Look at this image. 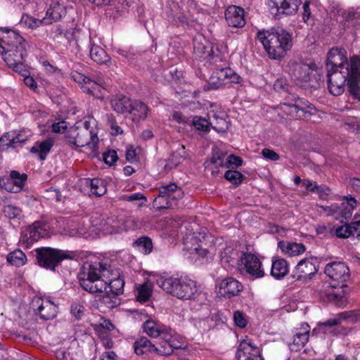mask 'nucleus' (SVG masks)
Here are the masks:
<instances>
[{"mask_svg": "<svg viewBox=\"0 0 360 360\" xmlns=\"http://www.w3.org/2000/svg\"><path fill=\"white\" fill-rule=\"evenodd\" d=\"M81 287L90 293L103 292L109 290L114 295L124 292V281L117 269L106 264H89L82 266L78 274Z\"/></svg>", "mask_w": 360, "mask_h": 360, "instance_id": "1", "label": "nucleus"}, {"mask_svg": "<svg viewBox=\"0 0 360 360\" xmlns=\"http://www.w3.org/2000/svg\"><path fill=\"white\" fill-rule=\"evenodd\" d=\"M257 38L269 57L274 60L283 58L293 44L292 34L283 29L259 31Z\"/></svg>", "mask_w": 360, "mask_h": 360, "instance_id": "2", "label": "nucleus"}, {"mask_svg": "<svg viewBox=\"0 0 360 360\" xmlns=\"http://www.w3.org/2000/svg\"><path fill=\"white\" fill-rule=\"evenodd\" d=\"M157 284L166 292L183 300H194L199 295L196 282L188 277H160Z\"/></svg>", "mask_w": 360, "mask_h": 360, "instance_id": "3", "label": "nucleus"}, {"mask_svg": "<svg viewBox=\"0 0 360 360\" xmlns=\"http://www.w3.org/2000/svg\"><path fill=\"white\" fill-rule=\"evenodd\" d=\"M95 127V120L93 118H89L88 120L71 127L65 136V141L76 147L90 146L94 148L98 142Z\"/></svg>", "mask_w": 360, "mask_h": 360, "instance_id": "4", "label": "nucleus"}, {"mask_svg": "<svg viewBox=\"0 0 360 360\" xmlns=\"http://www.w3.org/2000/svg\"><path fill=\"white\" fill-rule=\"evenodd\" d=\"M184 195L182 189L175 184L162 186L159 188V195L153 201L156 210L174 208L177 207L178 200Z\"/></svg>", "mask_w": 360, "mask_h": 360, "instance_id": "5", "label": "nucleus"}, {"mask_svg": "<svg viewBox=\"0 0 360 360\" xmlns=\"http://www.w3.org/2000/svg\"><path fill=\"white\" fill-rule=\"evenodd\" d=\"M27 45H18V46L14 48L12 46L8 47L4 54V60L6 65L21 75H25L29 73L25 65V58L27 56Z\"/></svg>", "mask_w": 360, "mask_h": 360, "instance_id": "6", "label": "nucleus"}, {"mask_svg": "<svg viewBox=\"0 0 360 360\" xmlns=\"http://www.w3.org/2000/svg\"><path fill=\"white\" fill-rule=\"evenodd\" d=\"M36 257L41 266L52 271L55 270L56 266L61 261L70 258L69 255L65 252L51 248H37Z\"/></svg>", "mask_w": 360, "mask_h": 360, "instance_id": "7", "label": "nucleus"}, {"mask_svg": "<svg viewBox=\"0 0 360 360\" xmlns=\"http://www.w3.org/2000/svg\"><path fill=\"white\" fill-rule=\"evenodd\" d=\"M316 65L313 63H307L302 60H292L288 63V71L292 79L298 85L308 83L311 78Z\"/></svg>", "mask_w": 360, "mask_h": 360, "instance_id": "8", "label": "nucleus"}, {"mask_svg": "<svg viewBox=\"0 0 360 360\" xmlns=\"http://www.w3.org/2000/svg\"><path fill=\"white\" fill-rule=\"evenodd\" d=\"M324 272L335 286L343 287L350 277L349 267L341 262H333L326 265Z\"/></svg>", "mask_w": 360, "mask_h": 360, "instance_id": "9", "label": "nucleus"}, {"mask_svg": "<svg viewBox=\"0 0 360 360\" xmlns=\"http://www.w3.org/2000/svg\"><path fill=\"white\" fill-rule=\"evenodd\" d=\"M238 269L254 278H262L264 275L259 259L252 253L243 252L238 260Z\"/></svg>", "mask_w": 360, "mask_h": 360, "instance_id": "10", "label": "nucleus"}, {"mask_svg": "<svg viewBox=\"0 0 360 360\" xmlns=\"http://www.w3.org/2000/svg\"><path fill=\"white\" fill-rule=\"evenodd\" d=\"M328 86L329 91L334 96H339L344 92L345 82L350 79L348 76V67L340 70L327 71Z\"/></svg>", "mask_w": 360, "mask_h": 360, "instance_id": "11", "label": "nucleus"}, {"mask_svg": "<svg viewBox=\"0 0 360 360\" xmlns=\"http://www.w3.org/2000/svg\"><path fill=\"white\" fill-rule=\"evenodd\" d=\"M72 77L75 82L81 85L84 92L97 98L101 99L103 98L105 87L101 79L95 81L80 73L73 75Z\"/></svg>", "mask_w": 360, "mask_h": 360, "instance_id": "12", "label": "nucleus"}, {"mask_svg": "<svg viewBox=\"0 0 360 360\" xmlns=\"http://www.w3.org/2000/svg\"><path fill=\"white\" fill-rule=\"evenodd\" d=\"M301 0H269L270 12L275 18H280L281 14L286 15H294L297 13Z\"/></svg>", "mask_w": 360, "mask_h": 360, "instance_id": "13", "label": "nucleus"}, {"mask_svg": "<svg viewBox=\"0 0 360 360\" xmlns=\"http://www.w3.org/2000/svg\"><path fill=\"white\" fill-rule=\"evenodd\" d=\"M236 357L237 360H264L259 348L248 337L240 341Z\"/></svg>", "mask_w": 360, "mask_h": 360, "instance_id": "14", "label": "nucleus"}, {"mask_svg": "<svg viewBox=\"0 0 360 360\" xmlns=\"http://www.w3.org/2000/svg\"><path fill=\"white\" fill-rule=\"evenodd\" d=\"M218 293L224 298H231L237 296L243 290V285L236 279L229 277L218 283Z\"/></svg>", "mask_w": 360, "mask_h": 360, "instance_id": "15", "label": "nucleus"}, {"mask_svg": "<svg viewBox=\"0 0 360 360\" xmlns=\"http://www.w3.org/2000/svg\"><path fill=\"white\" fill-rule=\"evenodd\" d=\"M347 63L345 51L338 47L331 49L328 53L326 69L327 71L340 70L346 68Z\"/></svg>", "mask_w": 360, "mask_h": 360, "instance_id": "16", "label": "nucleus"}, {"mask_svg": "<svg viewBox=\"0 0 360 360\" xmlns=\"http://www.w3.org/2000/svg\"><path fill=\"white\" fill-rule=\"evenodd\" d=\"M169 328L150 318L144 321L142 325L143 331L153 338L160 337L162 339H168L170 337Z\"/></svg>", "mask_w": 360, "mask_h": 360, "instance_id": "17", "label": "nucleus"}, {"mask_svg": "<svg viewBox=\"0 0 360 360\" xmlns=\"http://www.w3.org/2000/svg\"><path fill=\"white\" fill-rule=\"evenodd\" d=\"M32 306L42 319L49 320L56 315L57 307L50 300L36 297L32 300Z\"/></svg>", "mask_w": 360, "mask_h": 360, "instance_id": "18", "label": "nucleus"}, {"mask_svg": "<svg viewBox=\"0 0 360 360\" xmlns=\"http://www.w3.org/2000/svg\"><path fill=\"white\" fill-rule=\"evenodd\" d=\"M229 72H231V68L215 70L210 76L207 83L204 86V90L218 89L228 85L227 74Z\"/></svg>", "mask_w": 360, "mask_h": 360, "instance_id": "19", "label": "nucleus"}, {"mask_svg": "<svg viewBox=\"0 0 360 360\" xmlns=\"http://www.w3.org/2000/svg\"><path fill=\"white\" fill-rule=\"evenodd\" d=\"M245 11L241 7L231 5L225 11V19L229 27H243L245 25Z\"/></svg>", "mask_w": 360, "mask_h": 360, "instance_id": "20", "label": "nucleus"}, {"mask_svg": "<svg viewBox=\"0 0 360 360\" xmlns=\"http://www.w3.org/2000/svg\"><path fill=\"white\" fill-rule=\"evenodd\" d=\"M284 105L288 108L289 113L291 116L304 120H310L313 115L311 110H314V108L311 107L309 105H307L302 101L296 102L295 104H284Z\"/></svg>", "mask_w": 360, "mask_h": 360, "instance_id": "21", "label": "nucleus"}, {"mask_svg": "<svg viewBox=\"0 0 360 360\" xmlns=\"http://www.w3.org/2000/svg\"><path fill=\"white\" fill-rule=\"evenodd\" d=\"M66 15V8L58 1H52L44 18V24L50 25Z\"/></svg>", "mask_w": 360, "mask_h": 360, "instance_id": "22", "label": "nucleus"}, {"mask_svg": "<svg viewBox=\"0 0 360 360\" xmlns=\"http://www.w3.org/2000/svg\"><path fill=\"white\" fill-rule=\"evenodd\" d=\"M345 202H342L340 205H338V210L335 214V219L343 222L342 219H348L351 218L353 210L356 206L357 202L354 198L352 196H345Z\"/></svg>", "mask_w": 360, "mask_h": 360, "instance_id": "23", "label": "nucleus"}, {"mask_svg": "<svg viewBox=\"0 0 360 360\" xmlns=\"http://www.w3.org/2000/svg\"><path fill=\"white\" fill-rule=\"evenodd\" d=\"M330 12L335 15L340 14L345 22H352L354 20H360V8L350 7L342 10L339 4L334 3L331 5Z\"/></svg>", "mask_w": 360, "mask_h": 360, "instance_id": "24", "label": "nucleus"}, {"mask_svg": "<svg viewBox=\"0 0 360 360\" xmlns=\"http://www.w3.org/2000/svg\"><path fill=\"white\" fill-rule=\"evenodd\" d=\"M149 111L148 105L142 101H131V105L129 108L128 113L131 115L134 122H139L144 120Z\"/></svg>", "mask_w": 360, "mask_h": 360, "instance_id": "25", "label": "nucleus"}, {"mask_svg": "<svg viewBox=\"0 0 360 360\" xmlns=\"http://www.w3.org/2000/svg\"><path fill=\"white\" fill-rule=\"evenodd\" d=\"M0 31L4 34L1 37V39L8 47L12 46L14 48L18 46V45L27 44L25 40L14 30L7 27H1Z\"/></svg>", "mask_w": 360, "mask_h": 360, "instance_id": "26", "label": "nucleus"}, {"mask_svg": "<svg viewBox=\"0 0 360 360\" xmlns=\"http://www.w3.org/2000/svg\"><path fill=\"white\" fill-rule=\"evenodd\" d=\"M193 51L196 56L201 58L204 55L210 54L212 46L210 41L202 35H198L193 39Z\"/></svg>", "mask_w": 360, "mask_h": 360, "instance_id": "27", "label": "nucleus"}, {"mask_svg": "<svg viewBox=\"0 0 360 360\" xmlns=\"http://www.w3.org/2000/svg\"><path fill=\"white\" fill-rule=\"evenodd\" d=\"M296 271L300 274L297 276V279H306L314 275L317 269L311 262L308 259H302L297 264Z\"/></svg>", "mask_w": 360, "mask_h": 360, "instance_id": "28", "label": "nucleus"}, {"mask_svg": "<svg viewBox=\"0 0 360 360\" xmlns=\"http://www.w3.org/2000/svg\"><path fill=\"white\" fill-rule=\"evenodd\" d=\"M131 101L125 96H116L111 100V106L118 113H127L131 105Z\"/></svg>", "mask_w": 360, "mask_h": 360, "instance_id": "29", "label": "nucleus"}, {"mask_svg": "<svg viewBox=\"0 0 360 360\" xmlns=\"http://www.w3.org/2000/svg\"><path fill=\"white\" fill-rule=\"evenodd\" d=\"M288 273V264L283 259H276L272 261L271 274L276 278L281 279Z\"/></svg>", "mask_w": 360, "mask_h": 360, "instance_id": "30", "label": "nucleus"}, {"mask_svg": "<svg viewBox=\"0 0 360 360\" xmlns=\"http://www.w3.org/2000/svg\"><path fill=\"white\" fill-rule=\"evenodd\" d=\"M86 186H89L91 195L100 197L103 195L106 191V186L105 182L100 179H86Z\"/></svg>", "mask_w": 360, "mask_h": 360, "instance_id": "31", "label": "nucleus"}, {"mask_svg": "<svg viewBox=\"0 0 360 360\" xmlns=\"http://www.w3.org/2000/svg\"><path fill=\"white\" fill-rule=\"evenodd\" d=\"M278 246L281 250L289 256H295L303 253L305 247L302 243L279 242Z\"/></svg>", "mask_w": 360, "mask_h": 360, "instance_id": "32", "label": "nucleus"}, {"mask_svg": "<svg viewBox=\"0 0 360 360\" xmlns=\"http://www.w3.org/2000/svg\"><path fill=\"white\" fill-rule=\"evenodd\" d=\"M90 57L98 64H106L110 60L105 51L101 46L94 44L90 49Z\"/></svg>", "mask_w": 360, "mask_h": 360, "instance_id": "33", "label": "nucleus"}, {"mask_svg": "<svg viewBox=\"0 0 360 360\" xmlns=\"http://www.w3.org/2000/svg\"><path fill=\"white\" fill-rule=\"evenodd\" d=\"M45 230L39 225V223H34L27 230L25 236L28 243L37 241L44 236Z\"/></svg>", "mask_w": 360, "mask_h": 360, "instance_id": "34", "label": "nucleus"}, {"mask_svg": "<svg viewBox=\"0 0 360 360\" xmlns=\"http://www.w3.org/2000/svg\"><path fill=\"white\" fill-rule=\"evenodd\" d=\"M136 300L140 302L148 301L152 295V287L148 283L136 285Z\"/></svg>", "mask_w": 360, "mask_h": 360, "instance_id": "35", "label": "nucleus"}, {"mask_svg": "<svg viewBox=\"0 0 360 360\" xmlns=\"http://www.w3.org/2000/svg\"><path fill=\"white\" fill-rule=\"evenodd\" d=\"M52 146V141L47 139L42 142L37 143L35 146L30 149V151L32 153H39L40 160H45L46 155L51 150Z\"/></svg>", "mask_w": 360, "mask_h": 360, "instance_id": "36", "label": "nucleus"}, {"mask_svg": "<svg viewBox=\"0 0 360 360\" xmlns=\"http://www.w3.org/2000/svg\"><path fill=\"white\" fill-rule=\"evenodd\" d=\"M105 231L108 233H117L122 229V221L115 215L109 217L105 220Z\"/></svg>", "mask_w": 360, "mask_h": 360, "instance_id": "37", "label": "nucleus"}, {"mask_svg": "<svg viewBox=\"0 0 360 360\" xmlns=\"http://www.w3.org/2000/svg\"><path fill=\"white\" fill-rule=\"evenodd\" d=\"M172 330L171 328H169V338H163L162 340L165 341V344L166 345V347H170L172 349V353L173 352L174 349H184L185 348V342L183 340L182 338L179 336H176L173 335Z\"/></svg>", "mask_w": 360, "mask_h": 360, "instance_id": "38", "label": "nucleus"}, {"mask_svg": "<svg viewBox=\"0 0 360 360\" xmlns=\"http://www.w3.org/2000/svg\"><path fill=\"white\" fill-rule=\"evenodd\" d=\"M346 67H348V76L350 79H356L360 77V57L357 56L351 57Z\"/></svg>", "mask_w": 360, "mask_h": 360, "instance_id": "39", "label": "nucleus"}, {"mask_svg": "<svg viewBox=\"0 0 360 360\" xmlns=\"http://www.w3.org/2000/svg\"><path fill=\"white\" fill-rule=\"evenodd\" d=\"M7 261L11 264L19 267L25 264L27 257L22 250H15L8 255Z\"/></svg>", "mask_w": 360, "mask_h": 360, "instance_id": "40", "label": "nucleus"}, {"mask_svg": "<svg viewBox=\"0 0 360 360\" xmlns=\"http://www.w3.org/2000/svg\"><path fill=\"white\" fill-rule=\"evenodd\" d=\"M152 342L146 337H141L134 342V352L137 355L149 353Z\"/></svg>", "mask_w": 360, "mask_h": 360, "instance_id": "41", "label": "nucleus"}, {"mask_svg": "<svg viewBox=\"0 0 360 360\" xmlns=\"http://www.w3.org/2000/svg\"><path fill=\"white\" fill-rule=\"evenodd\" d=\"M101 302L110 309L114 308L120 304L119 295H114L113 292L106 289L102 292Z\"/></svg>", "mask_w": 360, "mask_h": 360, "instance_id": "42", "label": "nucleus"}, {"mask_svg": "<svg viewBox=\"0 0 360 360\" xmlns=\"http://www.w3.org/2000/svg\"><path fill=\"white\" fill-rule=\"evenodd\" d=\"M11 172V181L15 188L14 193H18L22 189L25 182L27 179V176L25 173L20 174L16 170H13Z\"/></svg>", "mask_w": 360, "mask_h": 360, "instance_id": "43", "label": "nucleus"}, {"mask_svg": "<svg viewBox=\"0 0 360 360\" xmlns=\"http://www.w3.org/2000/svg\"><path fill=\"white\" fill-rule=\"evenodd\" d=\"M226 153L219 149L213 150L212 157L211 158L210 162L212 165H215L217 167L226 168L227 165L226 164Z\"/></svg>", "mask_w": 360, "mask_h": 360, "instance_id": "44", "label": "nucleus"}, {"mask_svg": "<svg viewBox=\"0 0 360 360\" xmlns=\"http://www.w3.org/2000/svg\"><path fill=\"white\" fill-rule=\"evenodd\" d=\"M3 213L8 219H20L22 214V210L15 205L9 204L4 206Z\"/></svg>", "mask_w": 360, "mask_h": 360, "instance_id": "45", "label": "nucleus"}, {"mask_svg": "<svg viewBox=\"0 0 360 360\" xmlns=\"http://www.w3.org/2000/svg\"><path fill=\"white\" fill-rule=\"evenodd\" d=\"M134 245L144 254H149L153 248L152 240L148 237H141L137 239Z\"/></svg>", "mask_w": 360, "mask_h": 360, "instance_id": "46", "label": "nucleus"}, {"mask_svg": "<svg viewBox=\"0 0 360 360\" xmlns=\"http://www.w3.org/2000/svg\"><path fill=\"white\" fill-rule=\"evenodd\" d=\"M121 200L134 202L138 207H141L146 201V197L141 193H135L131 195H124Z\"/></svg>", "mask_w": 360, "mask_h": 360, "instance_id": "47", "label": "nucleus"}, {"mask_svg": "<svg viewBox=\"0 0 360 360\" xmlns=\"http://www.w3.org/2000/svg\"><path fill=\"white\" fill-rule=\"evenodd\" d=\"M89 225L82 223L76 225L72 224L68 229V234L70 236H84L87 233Z\"/></svg>", "mask_w": 360, "mask_h": 360, "instance_id": "48", "label": "nucleus"}, {"mask_svg": "<svg viewBox=\"0 0 360 360\" xmlns=\"http://www.w3.org/2000/svg\"><path fill=\"white\" fill-rule=\"evenodd\" d=\"M338 286L334 285V283H331L330 284H326L323 285L322 289L320 290V297L326 302H329L331 297H334V293L335 292V288Z\"/></svg>", "mask_w": 360, "mask_h": 360, "instance_id": "49", "label": "nucleus"}, {"mask_svg": "<svg viewBox=\"0 0 360 360\" xmlns=\"http://www.w3.org/2000/svg\"><path fill=\"white\" fill-rule=\"evenodd\" d=\"M192 124L197 130L207 132L210 131V126L212 125V123L200 116H195L193 118Z\"/></svg>", "mask_w": 360, "mask_h": 360, "instance_id": "50", "label": "nucleus"}, {"mask_svg": "<svg viewBox=\"0 0 360 360\" xmlns=\"http://www.w3.org/2000/svg\"><path fill=\"white\" fill-rule=\"evenodd\" d=\"M184 160V157L178 152L174 153L167 160L165 165V170H170L176 167Z\"/></svg>", "mask_w": 360, "mask_h": 360, "instance_id": "51", "label": "nucleus"}, {"mask_svg": "<svg viewBox=\"0 0 360 360\" xmlns=\"http://www.w3.org/2000/svg\"><path fill=\"white\" fill-rule=\"evenodd\" d=\"M214 122H212L214 126L212 127L216 131L219 132H225L229 127V118L219 117L218 116H214Z\"/></svg>", "mask_w": 360, "mask_h": 360, "instance_id": "52", "label": "nucleus"}, {"mask_svg": "<svg viewBox=\"0 0 360 360\" xmlns=\"http://www.w3.org/2000/svg\"><path fill=\"white\" fill-rule=\"evenodd\" d=\"M21 23L31 29H34L44 24V18L41 20L34 18L29 15H23L21 18Z\"/></svg>", "mask_w": 360, "mask_h": 360, "instance_id": "53", "label": "nucleus"}, {"mask_svg": "<svg viewBox=\"0 0 360 360\" xmlns=\"http://www.w3.org/2000/svg\"><path fill=\"white\" fill-rule=\"evenodd\" d=\"M224 178L237 186L242 183L244 176L238 171L228 170L224 174Z\"/></svg>", "mask_w": 360, "mask_h": 360, "instance_id": "54", "label": "nucleus"}, {"mask_svg": "<svg viewBox=\"0 0 360 360\" xmlns=\"http://www.w3.org/2000/svg\"><path fill=\"white\" fill-rule=\"evenodd\" d=\"M352 222L350 224H345L343 226H339L335 229V235L340 238H347L353 234Z\"/></svg>", "mask_w": 360, "mask_h": 360, "instance_id": "55", "label": "nucleus"}, {"mask_svg": "<svg viewBox=\"0 0 360 360\" xmlns=\"http://www.w3.org/2000/svg\"><path fill=\"white\" fill-rule=\"evenodd\" d=\"M149 353H154L159 356L169 355L172 354V349L166 347L165 343L160 346H156L152 343Z\"/></svg>", "mask_w": 360, "mask_h": 360, "instance_id": "56", "label": "nucleus"}, {"mask_svg": "<svg viewBox=\"0 0 360 360\" xmlns=\"http://www.w3.org/2000/svg\"><path fill=\"white\" fill-rule=\"evenodd\" d=\"M309 337V330H307L303 333H297L294 335L293 342L297 346L304 347L307 342Z\"/></svg>", "mask_w": 360, "mask_h": 360, "instance_id": "57", "label": "nucleus"}, {"mask_svg": "<svg viewBox=\"0 0 360 360\" xmlns=\"http://www.w3.org/2000/svg\"><path fill=\"white\" fill-rule=\"evenodd\" d=\"M329 302H332L338 307H344L347 303V300L342 292H339L338 291H335L334 297L333 296L331 297Z\"/></svg>", "mask_w": 360, "mask_h": 360, "instance_id": "58", "label": "nucleus"}, {"mask_svg": "<svg viewBox=\"0 0 360 360\" xmlns=\"http://www.w3.org/2000/svg\"><path fill=\"white\" fill-rule=\"evenodd\" d=\"M0 188H4L9 192H15V188L11 181V172L9 176H3L0 177Z\"/></svg>", "mask_w": 360, "mask_h": 360, "instance_id": "59", "label": "nucleus"}, {"mask_svg": "<svg viewBox=\"0 0 360 360\" xmlns=\"http://www.w3.org/2000/svg\"><path fill=\"white\" fill-rule=\"evenodd\" d=\"M103 159L105 164L111 166L118 160L117 152L114 150L105 152L103 155Z\"/></svg>", "mask_w": 360, "mask_h": 360, "instance_id": "60", "label": "nucleus"}, {"mask_svg": "<svg viewBox=\"0 0 360 360\" xmlns=\"http://www.w3.org/2000/svg\"><path fill=\"white\" fill-rule=\"evenodd\" d=\"M233 320L237 326L240 328H245L248 324V321L245 315L240 311H236L233 314Z\"/></svg>", "mask_w": 360, "mask_h": 360, "instance_id": "61", "label": "nucleus"}, {"mask_svg": "<svg viewBox=\"0 0 360 360\" xmlns=\"http://www.w3.org/2000/svg\"><path fill=\"white\" fill-rule=\"evenodd\" d=\"M11 138H13V132L6 133L0 138V150H4V146L13 148Z\"/></svg>", "mask_w": 360, "mask_h": 360, "instance_id": "62", "label": "nucleus"}, {"mask_svg": "<svg viewBox=\"0 0 360 360\" xmlns=\"http://www.w3.org/2000/svg\"><path fill=\"white\" fill-rule=\"evenodd\" d=\"M242 163L243 160L240 157L234 155H230L226 159V164L227 165L226 168L238 167L240 166Z\"/></svg>", "mask_w": 360, "mask_h": 360, "instance_id": "63", "label": "nucleus"}, {"mask_svg": "<svg viewBox=\"0 0 360 360\" xmlns=\"http://www.w3.org/2000/svg\"><path fill=\"white\" fill-rule=\"evenodd\" d=\"M302 186L313 193L316 191L319 193H321L323 191L322 187L317 186L316 182L309 179H303Z\"/></svg>", "mask_w": 360, "mask_h": 360, "instance_id": "64", "label": "nucleus"}]
</instances>
